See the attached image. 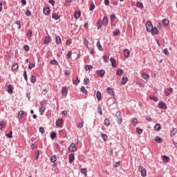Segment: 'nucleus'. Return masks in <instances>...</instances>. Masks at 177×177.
Segmentation results:
<instances>
[{
  "label": "nucleus",
  "mask_w": 177,
  "mask_h": 177,
  "mask_svg": "<svg viewBox=\"0 0 177 177\" xmlns=\"http://www.w3.org/2000/svg\"><path fill=\"white\" fill-rule=\"evenodd\" d=\"M109 24V18L107 16H104L102 20H99L97 23V30H100L103 26H107Z\"/></svg>",
  "instance_id": "f257e3e1"
},
{
  "label": "nucleus",
  "mask_w": 177,
  "mask_h": 177,
  "mask_svg": "<svg viewBox=\"0 0 177 177\" xmlns=\"http://www.w3.org/2000/svg\"><path fill=\"white\" fill-rule=\"evenodd\" d=\"M115 120L118 125H121V124H122V115L121 114V111H118L115 113Z\"/></svg>",
  "instance_id": "f03ea898"
},
{
  "label": "nucleus",
  "mask_w": 177,
  "mask_h": 177,
  "mask_svg": "<svg viewBox=\"0 0 177 177\" xmlns=\"http://www.w3.org/2000/svg\"><path fill=\"white\" fill-rule=\"evenodd\" d=\"M138 171H139V172H141L142 176H143V177L147 176V171H146L145 167H143V166H139Z\"/></svg>",
  "instance_id": "7ed1b4c3"
},
{
  "label": "nucleus",
  "mask_w": 177,
  "mask_h": 177,
  "mask_svg": "<svg viewBox=\"0 0 177 177\" xmlns=\"http://www.w3.org/2000/svg\"><path fill=\"white\" fill-rule=\"evenodd\" d=\"M148 32H151V35H158V34H159L157 27H153L151 29H148Z\"/></svg>",
  "instance_id": "20e7f679"
},
{
  "label": "nucleus",
  "mask_w": 177,
  "mask_h": 177,
  "mask_svg": "<svg viewBox=\"0 0 177 177\" xmlns=\"http://www.w3.org/2000/svg\"><path fill=\"white\" fill-rule=\"evenodd\" d=\"M68 151L75 152L77 151V147H75V143L72 142L68 148Z\"/></svg>",
  "instance_id": "39448f33"
},
{
  "label": "nucleus",
  "mask_w": 177,
  "mask_h": 177,
  "mask_svg": "<svg viewBox=\"0 0 177 177\" xmlns=\"http://www.w3.org/2000/svg\"><path fill=\"white\" fill-rule=\"evenodd\" d=\"M158 108L161 109V110H167V104L165 102L161 101L158 103Z\"/></svg>",
  "instance_id": "423d86ee"
},
{
  "label": "nucleus",
  "mask_w": 177,
  "mask_h": 177,
  "mask_svg": "<svg viewBox=\"0 0 177 177\" xmlns=\"http://www.w3.org/2000/svg\"><path fill=\"white\" fill-rule=\"evenodd\" d=\"M104 74H106V71L103 69L97 71V76L101 77V78H103V77H104Z\"/></svg>",
  "instance_id": "0eeeda50"
},
{
  "label": "nucleus",
  "mask_w": 177,
  "mask_h": 177,
  "mask_svg": "<svg viewBox=\"0 0 177 177\" xmlns=\"http://www.w3.org/2000/svg\"><path fill=\"white\" fill-rule=\"evenodd\" d=\"M153 24L150 21H147L146 24V30L148 32V30H151L153 28Z\"/></svg>",
  "instance_id": "6e6552de"
},
{
  "label": "nucleus",
  "mask_w": 177,
  "mask_h": 177,
  "mask_svg": "<svg viewBox=\"0 0 177 177\" xmlns=\"http://www.w3.org/2000/svg\"><path fill=\"white\" fill-rule=\"evenodd\" d=\"M52 42V37L50 36H47L44 39V45H48Z\"/></svg>",
  "instance_id": "1a4fd4ad"
},
{
  "label": "nucleus",
  "mask_w": 177,
  "mask_h": 177,
  "mask_svg": "<svg viewBox=\"0 0 177 177\" xmlns=\"http://www.w3.org/2000/svg\"><path fill=\"white\" fill-rule=\"evenodd\" d=\"M43 13L45 15V16H48L50 13V8L46 7L43 9Z\"/></svg>",
  "instance_id": "9d476101"
},
{
  "label": "nucleus",
  "mask_w": 177,
  "mask_h": 177,
  "mask_svg": "<svg viewBox=\"0 0 177 177\" xmlns=\"http://www.w3.org/2000/svg\"><path fill=\"white\" fill-rule=\"evenodd\" d=\"M74 160H75V156H74V153H70L68 157V162L70 164H73Z\"/></svg>",
  "instance_id": "9b49d317"
},
{
  "label": "nucleus",
  "mask_w": 177,
  "mask_h": 177,
  "mask_svg": "<svg viewBox=\"0 0 177 177\" xmlns=\"http://www.w3.org/2000/svg\"><path fill=\"white\" fill-rule=\"evenodd\" d=\"M110 62L111 63L112 67H113V68H117V64H115V59H114L113 57H111L110 58Z\"/></svg>",
  "instance_id": "f8f14e48"
},
{
  "label": "nucleus",
  "mask_w": 177,
  "mask_h": 177,
  "mask_svg": "<svg viewBox=\"0 0 177 177\" xmlns=\"http://www.w3.org/2000/svg\"><path fill=\"white\" fill-rule=\"evenodd\" d=\"M130 55H131V52L129 51V49L124 50V55L126 59H128V57H129Z\"/></svg>",
  "instance_id": "ddd939ff"
},
{
  "label": "nucleus",
  "mask_w": 177,
  "mask_h": 177,
  "mask_svg": "<svg viewBox=\"0 0 177 177\" xmlns=\"http://www.w3.org/2000/svg\"><path fill=\"white\" fill-rule=\"evenodd\" d=\"M17 117L19 120H23V118H24V111H20L18 113Z\"/></svg>",
  "instance_id": "4468645a"
},
{
  "label": "nucleus",
  "mask_w": 177,
  "mask_h": 177,
  "mask_svg": "<svg viewBox=\"0 0 177 177\" xmlns=\"http://www.w3.org/2000/svg\"><path fill=\"white\" fill-rule=\"evenodd\" d=\"M162 160L163 162L167 163L169 161V158L166 155H163L162 156Z\"/></svg>",
  "instance_id": "2eb2a0df"
},
{
  "label": "nucleus",
  "mask_w": 177,
  "mask_h": 177,
  "mask_svg": "<svg viewBox=\"0 0 177 177\" xmlns=\"http://www.w3.org/2000/svg\"><path fill=\"white\" fill-rule=\"evenodd\" d=\"M176 133H177V129H176V128H173L170 131V136H171V138L175 136Z\"/></svg>",
  "instance_id": "dca6fc26"
},
{
  "label": "nucleus",
  "mask_w": 177,
  "mask_h": 177,
  "mask_svg": "<svg viewBox=\"0 0 177 177\" xmlns=\"http://www.w3.org/2000/svg\"><path fill=\"white\" fill-rule=\"evenodd\" d=\"M141 77L144 79V80H150V75L146 73H142L141 75Z\"/></svg>",
  "instance_id": "f3484780"
},
{
  "label": "nucleus",
  "mask_w": 177,
  "mask_h": 177,
  "mask_svg": "<svg viewBox=\"0 0 177 177\" xmlns=\"http://www.w3.org/2000/svg\"><path fill=\"white\" fill-rule=\"evenodd\" d=\"M7 92L10 93V95H12V93H13V86H12V84H9L8 86Z\"/></svg>",
  "instance_id": "a211bd4d"
},
{
  "label": "nucleus",
  "mask_w": 177,
  "mask_h": 177,
  "mask_svg": "<svg viewBox=\"0 0 177 177\" xmlns=\"http://www.w3.org/2000/svg\"><path fill=\"white\" fill-rule=\"evenodd\" d=\"M128 82V77L124 76L122 78L121 85H125Z\"/></svg>",
  "instance_id": "6ab92c4d"
},
{
  "label": "nucleus",
  "mask_w": 177,
  "mask_h": 177,
  "mask_svg": "<svg viewBox=\"0 0 177 177\" xmlns=\"http://www.w3.org/2000/svg\"><path fill=\"white\" fill-rule=\"evenodd\" d=\"M81 17V11H75L74 17L76 20H78L80 17Z\"/></svg>",
  "instance_id": "aec40b11"
},
{
  "label": "nucleus",
  "mask_w": 177,
  "mask_h": 177,
  "mask_svg": "<svg viewBox=\"0 0 177 177\" xmlns=\"http://www.w3.org/2000/svg\"><path fill=\"white\" fill-rule=\"evenodd\" d=\"M52 19H54V20H59V19H60V16L57 15V13L53 12L52 14Z\"/></svg>",
  "instance_id": "412c9836"
},
{
  "label": "nucleus",
  "mask_w": 177,
  "mask_h": 177,
  "mask_svg": "<svg viewBox=\"0 0 177 177\" xmlns=\"http://www.w3.org/2000/svg\"><path fill=\"white\" fill-rule=\"evenodd\" d=\"M63 124V119H57L55 122L56 127H60Z\"/></svg>",
  "instance_id": "4be33fe9"
},
{
  "label": "nucleus",
  "mask_w": 177,
  "mask_h": 177,
  "mask_svg": "<svg viewBox=\"0 0 177 177\" xmlns=\"http://www.w3.org/2000/svg\"><path fill=\"white\" fill-rule=\"evenodd\" d=\"M19 68V64L14 63L11 67L12 71H16Z\"/></svg>",
  "instance_id": "5701e85b"
},
{
  "label": "nucleus",
  "mask_w": 177,
  "mask_h": 177,
  "mask_svg": "<svg viewBox=\"0 0 177 177\" xmlns=\"http://www.w3.org/2000/svg\"><path fill=\"white\" fill-rule=\"evenodd\" d=\"M96 97H97L98 102H100V100H102V93H100V91H97Z\"/></svg>",
  "instance_id": "b1692460"
},
{
  "label": "nucleus",
  "mask_w": 177,
  "mask_h": 177,
  "mask_svg": "<svg viewBox=\"0 0 177 177\" xmlns=\"http://www.w3.org/2000/svg\"><path fill=\"white\" fill-rule=\"evenodd\" d=\"M136 6L137 8H140V9H141V10L142 9H145V6H143V3L138 1L136 3Z\"/></svg>",
  "instance_id": "393cba45"
},
{
  "label": "nucleus",
  "mask_w": 177,
  "mask_h": 177,
  "mask_svg": "<svg viewBox=\"0 0 177 177\" xmlns=\"http://www.w3.org/2000/svg\"><path fill=\"white\" fill-rule=\"evenodd\" d=\"M68 93V88L67 87H63L62 89V95H67Z\"/></svg>",
  "instance_id": "a878e982"
},
{
  "label": "nucleus",
  "mask_w": 177,
  "mask_h": 177,
  "mask_svg": "<svg viewBox=\"0 0 177 177\" xmlns=\"http://www.w3.org/2000/svg\"><path fill=\"white\" fill-rule=\"evenodd\" d=\"M55 44L57 45H59V44H62V38H60V36H57L55 38Z\"/></svg>",
  "instance_id": "bb28decb"
},
{
  "label": "nucleus",
  "mask_w": 177,
  "mask_h": 177,
  "mask_svg": "<svg viewBox=\"0 0 177 177\" xmlns=\"http://www.w3.org/2000/svg\"><path fill=\"white\" fill-rule=\"evenodd\" d=\"M106 92L111 95V96L114 97V91H113V89H111L110 87H109L108 88H106Z\"/></svg>",
  "instance_id": "cd10ccee"
},
{
  "label": "nucleus",
  "mask_w": 177,
  "mask_h": 177,
  "mask_svg": "<svg viewBox=\"0 0 177 177\" xmlns=\"http://www.w3.org/2000/svg\"><path fill=\"white\" fill-rule=\"evenodd\" d=\"M101 138L103 139L104 142H107V140L109 139L107 134H104L103 133H101Z\"/></svg>",
  "instance_id": "c85d7f7f"
},
{
  "label": "nucleus",
  "mask_w": 177,
  "mask_h": 177,
  "mask_svg": "<svg viewBox=\"0 0 177 177\" xmlns=\"http://www.w3.org/2000/svg\"><path fill=\"white\" fill-rule=\"evenodd\" d=\"M154 140L155 142H157V143H162V138L160 136H156Z\"/></svg>",
  "instance_id": "c756f323"
},
{
  "label": "nucleus",
  "mask_w": 177,
  "mask_h": 177,
  "mask_svg": "<svg viewBox=\"0 0 177 177\" xmlns=\"http://www.w3.org/2000/svg\"><path fill=\"white\" fill-rule=\"evenodd\" d=\"M97 48L98 50H100V52H103V47H102V44H100V41H98L97 42Z\"/></svg>",
  "instance_id": "7c9ffc66"
},
{
  "label": "nucleus",
  "mask_w": 177,
  "mask_h": 177,
  "mask_svg": "<svg viewBox=\"0 0 177 177\" xmlns=\"http://www.w3.org/2000/svg\"><path fill=\"white\" fill-rule=\"evenodd\" d=\"M124 71L122 68H118L116 71V75H122Z\"/></svg>",
  "instance_id": "2f4dec72"
},
{
  "label": "nucleus",
  "mask_w": 177,
  "mask_h": 177,
  "mask_svg": "<svg viewBox=\"0 0 177 177\" xmlns=\"http://www.w3.org/2000/svg\"><path fill=\"white\" fill-rule=\"evenodd\" d=\"M121 32L120 31V29H116L115 31L113 32V37H117V35H120Z\"/></svg>",
  "instance_id": "473e14b6"
},
{
  "label": "nucleus",
  "mask_w": 177,
  "mask_h": 177,
  "mask_svg": "<svg viewBox=\"0 0 177 177\" xmlns=\"http://www.w3.org/2000/svg\"><path fill=\"white\" fill-rule=\"evenodd\" d=\"M154 129L155 131H161V124H156L155 126H154Z\"/></svg>",
  "instance_id": "72a5a7b5"
},
{
  "label": "nucleus",
  "mask_w": 177,
  "mask_h": 177,
  "mask_svg": "<svg viewBox=\"0 0 177 177\" xmlns=\"http://www.w3.org/2000/svg\"><path fill=\"white\" fill-rule=\"evenodd\" d=\"M80 82H81V80L78 79V76L76 77V80H73V85H77Z\"/></svg>",
  "instance_id": "f704fd0d"
},
{
  "label": "nucleus",
  "mask_w": 177,
  "mask_h": 177,
  "mask_svg": "<svg viewBox=\"0 0 177 177\" xmlns=\"http://www.w3.org/2000/svg\"><path fill=\"white\" fill-rule=\"evenodd\" d=\"M57 136L56 132L55 131H52L50 134V139H52L53 140V139H55Z\"/></svg>",
  "instance_id": "c9c22d12"
},
{
  "label": "nucleus",
  "mask_w": 177,
  "mask_h": 177,
  "mask_svg": "<svg viewBox=\"0 0 177 177\" xmlns=\"http://www.w3.org/2000/svg\"><path fill=\"white\" fill-rule=\"evenodd\" d=\"M149 97L151 100H154V102H158V97L154 95H149Z\"/></svg>",
  "instance_id": "e433bc0d"
},
{
  "label": "nucleus",
  "mask_w": 177,
  "mask_h": 177,
  "mask_svg": "<svg viewBox=\"0 0 177 177\" xmlns=\"http://www.w3.org/2000/svg\"><path fill=\"white\" fill-rule=\"evenodd\" d=\"M104 124L106 127H109L110 125V120L108 118L104 119Z\"/></svg>",
  "instance_id": "4c0bfd02"
},
{
  "label": "nucleus",
  "mask_w": 177,
  "mask_h": 177,
  "mask_svg": "<svg viewBox=\"0 0 177 177\" xmlns=\"http://www.w3.org/2000/svg\"><path fill=\"white\" fill-rule=\"evenodd\" d=\"M162 23L164 24V26H168V24H169V21L167 19H163L162 20Z\"/></svg>",
  "instance_id": "58836bf2"
},
{
  "label": "nucleus",
  "mask_w": 177,
  "mask_h": 177,
  "mask_svg": "<svg viewBox=\"0 0 177 177\" xmlns=\"http://www.w3.org/2000/svg\"><path fill=\"white\" fill-rule=\"evenodd\" d=\"M95 9V3L91 2L89 6V10L91 12H93V10Z\"/></svg>",
  "instance_id": "ea45409f"
},
{
  "label": "nucleus",
  "mask_w": 177,
  "mask_h": 177,
  "mask_svg": "<svg viewBox=\"0 0 177 177\" xmlns=\"http://www.w3.org/2000/svg\"><path fill=\"white\" fill-rule=\"evenodd\" d=\"M97 113L100 115H103V111H102V106H100V105L97 106Z\"/></svg>",
  "instance_id": "a19ab883"
},
{
  "label": "nucleus",
  "mask_w": 177,
  "mask_h": 177,
  "mask_svg": "<svg viewBox=\"0 0 177 177\" xmlns=\"http://www.w3.org/2000/svg\"><path fill=\"white\" fill-rule=\"evenodd\" d=\"M80 91H81V92H82L85 95H86L88 93V91L85 88V86H82L80 88Z\"/></svg>",
  "instance_id": "79ce46f5"
},
{
  "label": "nucleus",
  "mask_w": 177,
  "mask_h": 177,
  "mask_svg": "<svg viewBox=\"0 0 177 177\" xmlns=\"http://www.w3.org/2000/svg\"><path fill=\"white\" fill-rule=\"evenodd\" d=\"M40 115H44V113H45V106H41L39 109Z\"/></svg>",
  "instance_id": "37998d69"
},
{
  "label": "nucleus",
  "mask_w": 177,
  "mask_h": 177,
  "mask_svg": "<svg viewBox=\"0 0 177 177\" xmlns=\"http://www.w3.org/2000/svg\"><path fill=\"white\" fill-rule=\"evenodd\" d=\"M132 124H133V127H136L138 125V119L137 118H133Z\"/></svg>",
  "instance_id": "c03bdc74"
},
{
  "label": "nucleus",
  "mask_w": 177,
  "mask_h": 177,
  "mask_svg": "<svg viewBox=\"0 0 177 177\" xmlns=\"http://www.w3.org/2000/svg\"><path fill=\"white\" fill-rule=\"evenodd\" d=\"M92 68H93V66H92L91 65H86L85 66L86 71H88V70H92Z\"/></svg>",
  "instance_id": "a18cd8bd"
},
{
  "label": "nucleus",
  "mask_w": 177,
  "mask_h": 177,
  "mask_svg": "<svg viewBox=\"0 0 177 177\" xmlns=\"http://www.w3.org/2000/svg\"><path fill=\"white\" fill-rule=\"evenodd\" d=\"M50 64H53L54 66H59V62H57L55 59L51 60Z\"/></svg>",
  "instance_id": "49530a36"
},
{
  "label": "nucleus",
  "mask_w": 177,
  "mask_h": 177,
  "mask_svg": "<svg viewBox=\"0 0 177 177\" xmlns=\"http://www.w3.org/2000/svg\"><path fill=\"white\" fill-rule=\"evenodd\" d=\"M39 131L40 133H41V135H44V133H45V129L43 127H40L39 128Z\"/></svg>",
  "instance_id": "de8ad7c7"
},
{
  "label": "nucleus",
  "mask_w": 177,
  "mask_h": 177,
  "mask_svg": "<svg viewBox=\"0 0 177 177\" xmlns=\"http://www.w3.org/2000/svg\"><path fill=\"white\" fill-rule=\"evenodd\" d=\"M174 92V88H167V93L168 95H171Z\"/></svg>",
  "instance_id": "09e8293b"
},
{
  "label": "nucleus",
  "mask_w": 177,
  "mask_h": 177,
  "mask_svg": "<svg viewBox=\"0 0 177 177\" xmlns=\"http://www.w3.org/2000/svg\"><path fill=\"white\" fill-rule=\"evenodd\" d=\"M89 82H91V81L89 80V78L85 77L84 79V85H88V84H89Z\"/></svg>",
  "instance_id": "8fccbe9b"
},
{
  "label": "nucleus",
  "mask_w": 177,
  "mask_h": 177,
  "mask_svg": "<svg viewBox=\"0 0 177 177\" xmlns=\"http://www.w3.org/2000/svg\"><path fill=\"white\" fill-rule=\"evenodd\" d=\"M15 24H17V26H18V30H20L21 28V22H20V21L17 20L15 22Z\"/></svg>",
  "instance_id": "3c124183"
},
{
  "label": "nucleus",
  "mask_w": 177,
  "mask_h": 177,
  "mask_svg": "<svg viewBox=\"0 0 177 177\" xmlns=\"http://www.w3.org/2000/svg\"><path fill=\"white\" fill-rule=\"evenodd\" d=\"M57 160V158L54 155L50 158L51 162H56V160Z\"/></svg>",
  "instance_id": "603ef678"
},
{
  "label": "nucleus",
  "mask_w": 177,
  "mask_h": 177,
  "mask_svg": "<svg viewBox=\"0 0 177 177\" xmlns=\"http://www.w3.org/2000/svg\"><path fill=\"white\" fill-rule=\"evenodd\" d=\"M83 42L85 46H86L87 48L88 46H89V41H88V39H84Z\"/></svg>",
  "instance_id": "864d4df0"
},
{
  "label": "nucleus",
  "mask_w": 177,
  "mask_h": 177,
  "mask_svg": "<svg viewBox=\"0 0 177 177\" xmlns=\"http://www.w3.org/2000/svg\"><path fill=\"white\" fill-rule=\"evenodd\" d=\"M24 78L25 81H28V77L27 76V71H24Z\"/></svg>",
  "instance_id": "5fc2aeb1"
},
{
  "label": "nucleus",
  "mask_w": 177,
  "mask_h": 177,
  "mask_svg": "<svg viewBox=\"0 0 177 177\" xmlns=\"http://www.w3.org/2000/svg\"><path fill=\"white\" fill-rule=\"evenodd\" d=\"M23 48L26 52H28V50H30V46L27 44L24 45Z\"/></svg>",
  "instance_id": "6e6d98bb"
},
{
  "label": "nucleus",
  "mask_w": 177,
  "mask_h": 177,
  "mask_svg": "<svg viewBox=\"0 0 177 177\" xmlns=\"http://www.w3.org/2000/svg\"><path fill=\"white\" fill-rule=\"evenodd\" d=\"M136 132H137V133H139L140 135V134L143 133V129L138 127L136 129Z\"/></svg>",
  "instance_id": "4d7b16f0"
},
{
  "label": "nucleus",
  "mask_w": 177,
  "mask_h": 177,
  "mask_svg": "<svg viewBox=\"0 0 177 177\" xmlns=\"http://www.w3.org/2000/svg\"><path fill=\"white\" fill-rule=\"evenodd\" d=\"M13 131H10V133H8L7 135H6V136L8 137V138H9V139H12V138H13Z\"/></svg>",
  "instance_id": "13d9d810"
},
{
  "label": "nucleus",
  "mask_w": 177,
  "mask_h": 177,
  "mask_svg": "<svg viewBox=\"0 0 177 177\" xmlns=\"http://www.w3.org/2000/svg\"><path fill=\"white\" fill-rule=\"evenodd\" d=\"M110 19L111 21H114L115 20V14H112L110 15Z\"/></svg>",
  "instance_id": "bf43d9fd"
},
{
  "label": "nucleus",
  "mask_w": 177,
  "mask_h": 177,
  "mask_svg": "<svg viewBox=\"0 0 177 177\" xmlns=\"http://www.w3.org/2000/svg\"><path fill=\"white\" fill-rule=\"evenodd\" d=\"M27 37H32V30L31 29H30L28 31V33H27Z\"/></svg>",
  "instance_id": "052dcab7"
},
{
  "label": "nucleus",
  "mask_w": 177,
  "mask_h": 177,
  "mask_svg": "<svg viewBox=\"0 0 177 177\" xmlns=\"http://www.w3.org/2000/svg\"><path fill=\"white\" fill-rule=\"evenodd\" d=\"M3 125H5V122L3 120L0 121V129H3Z\"/></svg>",
  "instance_id": "680f3d73"
},
{
  "label": "nucleus",
  "mask_w": 177,
  "mask_h": 177,
  "mask_svg": "<svg viewBox=\"0 0 177 177\" xmlns=\"http://www.w3.org/2000/svg\"><path fill=\"white\" fill-rule=\"evenodd\" d=\"M35 80H37V77H35V75H32L31 76V82L32 84H35Z\"/></svg>",
  "instance_id": "e2e57ef3"
},
{
  "label": "nucleus",
  "mask_w": 177,
  "mask_h": 177,
  "mask_svg": "<svg viewBox=\"0 0 177 177\" xmlns=\"http://www.w3.org/2000/svg\"><path fill=\"white\" fill-rule=\"evenodd\" d=\"M39 158V150L35 152V160H38Z\"/></svg>",
  "instance_id": "0e129e2a"
},
{
  "label": "nucleus",
  "mask_w": 177,
  "mask_h": 177,
  "mask_svg": "<svg viewBox=\"0 0 177 177\" xmlns=\"http://www.w3.org/2000/svg\"><path fill=\"white\" fill-rule=\"evenodd\" d=\"M71 44H73V41L71 39H68L66 41V45H67V46H68V45H71Z\"/></svg>",
  "instance_id": "69168bd1"
},
{
  "label": "nucleus",
  "mask_w": 177,
  "mask_h": 177,
  "mask_svg": "<svg viewBox=\"0 0 177 177\" xmlns=\"http://www.w3.org/2000/svg\"><path fill=\"white\" fill-rule=\"evenodd\" d=\"M81 173L84 174L85 175V176H86V168L81 169Z\"/></svg>",
  "instance_id": "338daca9"
},
{
  "label": "nucleus",
  "mask_w": 177,
  "mask_h": 177,
  "mask_svg": "<svg viewBox=\"0 0 177 177\" xmlns=\"http://www.w3.org/2000/svg\"><path fill=\"white\" fill-rule=\"evenodd\" d=\"M103 59L105 63H107L109 62V57H107V55H104L103 56Z\"/></svg>",
  "instance_id": "774afa93"
}]
</instances>
